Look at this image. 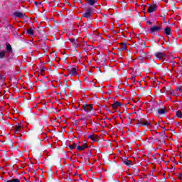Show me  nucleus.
<instances>
[{
    "mask_svg": "<svg viewBox=\"0 0 182 182\" xmlns=\"http://www.w3.org/2000/svg\"><path fill=\"white\" fill-rule=\"evenodd\" d=\"M89 139L92 140V141H97V136L96 135H90Z\"/></svg>",
    "mask_w": 182,
    "mask_h": 182,
    "instance_id": "2eb2a0df",
    "label": "nucleus"
},
{
    "mask_svg": "<svg viewBox=\"0 0 182 182\" xmlns=\"http://www.w3.org/2000/svg\"><path fill=\"white\" fill-rule=\"evenodd\" d=\"M6 182H20L19 179H11L7 181Z\"/></svg>",
    "mask_w": 182,
    "mask_h": 182,
    "instance_id": "4be33fe9",
    "label": "nucleus"
},
{
    "mask_svg": "<svg viewBox=\"0 0 182 182\" xmlns=\"http://www.w3.org/2000/svg\"><path fill=\"white\" fill-rule=\"evenodd\" d=\"M123 163L124 164H125L126 166H130L132 165V162L127 159H124L123 160Z\"/></svg>",
    "mask_w": 182,
    "mask_h": 182,
    "instance_id": "6ab92c4d",
    "label": "nucleus"
},
{
    "mask_svg": "<svg viewBox=\"0 0 182 182\" xmlns=\"http://www.w3.org/2000/svg\"><path fill=\"white\" fill-rule=\"evenodd\" d=\"M165 35H171V28L169 27H166L164 30Z\"/></svg>",
    "mask_w": 182,
    "mask_h": 182,
    "instance_id": "4468645a",
    "label": "nucleus"
},
{
    "mask_svg": "<svg viewBox=\"0 0 182 182\" xmlns=\"http://www.w3.org/2000/svg\"><path fill=\"white\" fill-rule=\"evenodd\" d=\"M166 109L164 108H161L158 110L159 114H166Z\"/></svg>",
    "mask_w": 182,
    "mask_h": 182,
    "instance_id": "dca6fc26",
    "label": "nucleus"
},
{
    "mask_svg": "<svg viewBox=\"0 0 182 182\" xmlns=\"http://www.w3.org/2000/svg\"><path fill=\"white\" fill-rule=\"evenodd\" d=\"M156 9H157V6L156 4H151L148 9V12L151 14V12L155 11Z\"/></svg>",
    "mask_w": 182,
    "mask_h": 182,
    "instance_id": "0eeeda50",
    "label": "nucleus"
},
{
    "mask_svg": "<svg viewBox=\"0 0 182 182\" xmlns=\"http://www.w3.org/2000/svg\"><path fill=\"white\" fill-rule=\"evenodd\" d=\"M147 23H149V25H153V23H151V21H147Z\"/></svg>",
    "mask_w": 182,
    "mask_h": 182,
    "instance_id": "bb28decb",
    "label": "nucleus"
},
{
    "mask_svg": "<svg viewBox=\"0 0 182 182\" xmlns=\"http://www.w3.org/2000/svg\"><path fill=\"white\" fill-rule=\"evenodd\" d=\"M85 149H87V145L84 144V145L78 146L77 148V150H78L79 151H82V150H85Z\"/></svg>",
    "mask_w": 182,
    "mask_h": 182,
    "instance_id": "f8f14e48",
    "label": "nucleus"
},
{
    "mask_svg": "<svg viewBox=\"0 0 182 182\" xmlns=\"http://www.w3.org/2000/svg\"><path fill=\"white\" fill-rule=\"evenodd\" d=\"M69 41L73 43V42H75V38H70Z\"/></svg>",
    "mask_w": 182,
    "mask_h": 182,
    "instance_id": "393cba45",
    "label": "nucleus"
},
{
    "mask_svg": "<svg viewBox=\"0 0 182 182\" xmlns=\"http://www.w3.org/2000/svg\"><path fill=\"white\" fill-rule=\"evenodd\" d=\"M154 55L157 59H159V60L161 59H164V58H166V54L163 52H156L154 54Z\"/></svg>",
    "mask_w": 182,
    "mask_h": 182,
    "instance_id": "20e7f679",
    "label": "nucleus"
},
{
    "mask_svg": "<svg viewBox=\"0 0 182 182\" xmlns=\"http://www.w3.org/2000/svg\"><path fill=\"white\" fill-rule=\"evenodd\" d=\"M85 112L87 113H90L91 111L93 110V107L92 105H86L83 106Z\"/></svg>",
    "mask_w": 182,
    "mask_h": 182,
    "instance_id": "39448f33",
    "label": "nucleus"
},
{
    "mask_svg": "<svg viewBox=\"0 0 182 182\" xmlns=\"http://www.w3.org/2000/svg\"><path fill=\"white\" fill-rule=\"evenodd\" d=\"M88 5H90L91 6L95 5V4L97 3V0H85Z\"/></svg>",
    "mask_w": 182,
    "mask_h": 182,
    "instance_id": "9b49d317",
    "label": "nucleus"
},
{
    "mask_svg": "<svg viewBox=\"0 0 182 182\" xmlns=\"http://www.w3.org/2000/svg\"><path fill=\"white\" fill-rule=\"evenodd\" d=\"M139 124H141V126H149V124H150L147 121L143 122L141 121L139 122Z\"/></svg>",
    "mask_w": 182,
    "mask_h": 182,
    "instance_id": "a211bd4d",
    "label": "nucleus"
},
{
    "mask_svg": "<svg viewBox=\"0 0 182 182\" xmlns=\"http://www.w3.org/2000/svg\"><path fill=\"white\" fill-rule=\"evenodd\" d=\"M0 80H5V76L0 74Z\"/></svg>",
    "mask_w": 182,
    "mask_h": 182,
    "instance_id": "b1692460",
    "label": "nucleus"
},
{
    "mask_svg": "<svg viewBox=\"0 0 182 182\" xmlns=\"http://www.w3.org/2000/svg\"><path fill=\"white\" fill-rule=\"evenodd\" d=\"M6 50L7 53H12V46H11V44H6Z\"/></svg>",
    "mask_w": 182,
    "mask_h": 182,
    "instance_id": "ddd939ff",
    "label": "nucleus"
},
{
    "mask_svg": "<svg viewBox=\"0 0 182 182\" xmlns=\"http://www.w3.org/2000/svg\"><path fill=\"white\" fill-rule=\"evenodd\" d=\"M27 33H28V35H33V29L28 28L27 29Z\"/></svg>",
    "mask_w": 182,
    "mask_h": 182,
    "instance_id": "412c9836",
    "label": "nucleus"
},
{
    "mask_svg": "<svg viewBox=\"0 0 182 182\" xmlns=\"http://www.w3.org/2000/svg\"><path fill=\"white\" fill-rule=\"evenodd\" d=\"M23 126L18 124L14 127L15 133H21L22 132Z\"/></svg>",
    "mask_w": 182,
    "mask_h": 182,
    "instance_id": "423d86ee",
    "label": "nucleus"
},
{
    "mask_svg": "<svg viewBox=\"0 0 182 182\" xmlns=\"http://www.w3.org/2000/svg\"><path fill=\"white\" fill-rule=\"evenodd\" d=\"M119 49L120 50H126V49H127V47L126 46V43H119Z\"/></svg>",
    "mask_w": 182,
    "mask_h": 182,
    "instance_id": "9d476101",
    "label": "nucleus"
},
{
    "mask_svg": "<svg viewBox=\"0 0 182 182\" xmlns=\"http://www.w3.org/2000/svg\"><path fill=\"white\" fill-rule=\"evenodd\" d=\"M6 55V51H0V59H4Z\"/></svg>",
    "mask_w": 182,
    "mask_h": 182,
    "instance_id": "f3484780",
    "label": "nucleus"
},
{
    "mask_svg": "<svg viewBox=\"0 0 182 182\" xmlns=\"http://www.w3.org/2000/svg\"><path fill=\"white\" fill-rule=\"evenodd\" d=\"M92 14H93V10L92 9H88L83 14L82 16L84 18H90V16H92Z\"/></svg>",
    "mask_w": 182,
    "mask_h": 182,
    "instance_id": "7ed1b4c3",
    "label": "nucleus"
},
{
    "mask_svg": "<svg viewBox=\"0 0 182 182\" xmlns=\"http://www.w3.org/2000/svg\"><path fill=\"white\" fill-rule=\"evenodd\" d=\"M178 178H180V180H181V178H182V173H180V174L178 175Z\"/></svg>",
    "mask_w": 182,
    "mask_h": 182,
    "instance_id": "a878e982",
    "label": "nucleus"
},
{
    "mask_svg": "<svg viewBox=\"0 0 182 182\" xmlns=\"http://www.w3.org/2000/svg\"><path fill=\"white\" fill-rule=\"evenodd\" d=\"M77 70H79V68L76 66H74L68 70V73L70 76H76L77 75Z\"/></svg>",
    "mask_w": 182,
    "mask_h": 182,
    "instance_id": "f257e3e1",
    "label": "nucleus"
},
{
    "mask_svg": "<svg viewBox=\"0 0 182 182\" xmlns=\"http://www.w3.org/2000/svg\"><path fill=\"white\" fill-rule=\"evenodd\" d=\"M176 116L177 117H179V119H182V114H181V111H177L176 112Z\"/></svg>",
    "mask_w": 182,
    "mask_h": 182,
    "instance_id": "aec40b11",
    "label": "nucleus"
},
{
    "mask_svg": "<svg viewBox=\"0 0 182 182\" xmlns=\"http://www.w3.org/2000/svg\"><path fill=\"white\" fill-rule=\"evenodd\" d=\"M160 31H161V26H152L149 29L150 33H153V34L157 32H160Z\"/></svg>",
    "mask_w": 182,
    "mask_h": 182,
    "instance_id": "f03ea898",
    "label": "nucleus"
},
{
    "mask_svg": "<svg viewBox=\"0 0 182 182\" xmlns=\"http://www.w3.org/2000/svg\"><path fill=\"white\" fill-rule=\"evenodd\" d=\"M70 149L71 150H73V149H76V144H73V145H70Z\"/></svg>",
    "mask_w": 182,
    "mask_h": 182,
    "instance_id": "5701e85b",
    "label": "nucleus"
},
{
    "mask_svg": "<svg viewBox=\"0 0 182 182\" xmlns=\"http://www.w3.org/2000/svg\"><path fill=\"white\" fill-rule=\"evenodd\" d=\"M14 16L16 18H20L21 19H23V18H25V14L22 12H16L14 13Z\"/></svg>",
    "mask_w": 182,
    "mask_h": 182,
    "instance_id": "6e6552de",
    "label": "nucleus"
},
{
    "mask_svg": "<svg viewBox=\"0 0 182 182\" xmlns=\"http://www.w3.org/2000/svg\"><path fill=\"white\" fill-rule=\"evenodd\" d=\"M41 73L45 72V69H41Z\"/></svg>",
    "mask_w": 182,
    "mask_h": 182,
    "instance_id": "cd10ccee",
    "label": "nucleus"
},
{
    "mask_svg": "<svg viewBox=\"0 0 182 182\" xmlns=\"http://www.w3.org/2000/svg\"><path fill=\"white\" fill-rule=\"evenodd\" d=\"M122 106V105L120 104L119 102H115L112 104V107L113 109H119V107H120Z\"/></svg>",
    "mask_w": 182,
    "mask_h": 182,
    "instance_id": "1a4fd4ad",
    "label": "nucleus"
}]
</instances>
